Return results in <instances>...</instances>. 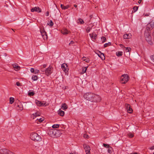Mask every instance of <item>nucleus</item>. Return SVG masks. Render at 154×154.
Segmentation results:
<instances>
[{
	"label": "nucleus",
	"mask_w": 154,
	"mask_h": 154,
	"mask_svg": "<svg viewBox=\"0 0 154 154\" xmlns=\"http://www.w3.org/2000/svg\"><path fill=\"white\" fill-rule=\"evenodd\" d=\"M58 114L60 116H63L65 114V112L61 110L60 109L58 111Z\"/></svg>",
	"instance_id": "22"
},
{
	"label": "nucleus",
	"mask_w": 154,
	"mask_h": 154,
	"mask_svg": "<svg viewBox=\"0 0 154 154\" xmlns=\"http://www.w3.org/2000/svg\"><path fill=\"white\" fill-rule=\"evenodd\" d=\"M8 150L4 149L0 150V153L1 154H8Z\"/></svg>",
	"instance_id": "14"
},
{
	"label": "nucleus",
	"mask_w": 154,
	"mask_h": 154,
	"mask_svg": "<svg viewBox=\"0 0 154 154\" xmlns=\"http://www.w3.org/2000/svg\"><path fill=\"white\" fill-rule=\"evenodd\" d=\"M74 7H75V8H76V7H77V5H74Z\"/></svg>",
	"instance_id": "55"
},
{
	"label": "nucleus",
	"mask_w": 154,
	"mask_h": 154,
	"mask_svg": "<svg viewBox=\"0 0 154 154\" xmlns=\"http://www.w3.org/2000/svg\"><path fill=\"white\" fill-rule=\"evenodd\" d=\"M40 113L37 112L35 113L32 114L31 116V117L33 119H34L37 116H40Z\"/></svg>",
	"instance_id": "20"
},
{
	"label": "nucleus",
	"mask_w": 154,
	"mask_h": 154,
	"mask_svg": "<svg viewBox=\"0 0 154 154\" xmlns=\"http://www.w3.org/2000/svg\"><path fill=\"white\" fill-rule=\"evenodd\" d=\"M35 93L33 91L30 92L28 93V95L29 96H33Z\"/></svg>",
	"instance_id": "38"
},
{
	"label": "nucleus",
	"mask_w": 154,
	"mask_h": 154,
	"mask_svg": "<svg viewBox=\"0 0 154 154\" xmlns=\"http://www.w3.org/2000/svg\"><path fill=\"white\" fill-rule=\"evenodd\" d=\"M16 85L17 86H18L21 85V83L19 82H16Z\"/></svg>",
	"instance_id": "42"
},
{
	"label": "nucleus",
	"mask_w": 154,
	"mask_h": 154,
	"mask_svg": "<svg viewBox=\"0 0 154 154\" xmlns=\"http://www.w3.org/2000/svg\"><path fill=\"white\" fill-rule=\"evenodd\" d=\"M153 154H154V152H153Z\"/></svg>",
	"instance_id": "60"
},
{
	"label": "nucleus",
	"mask_w": 154,
	"mask_h": 154,
	"mask_svg": "<svg viewBox=\"0 0 154 154\" xmlns=\"http://www.w3.org/2000/svg\"><path fill=\"white\" fill-rule=\"evenodd\" d=\"M125 50L126 52H129L131 50V48L129 47L126 48Z\"/></svg>",
	"instance_id": "36"
},
{
	"label": "nucleus",
	"mask_w": 154,
	"mask_h": 154,
	"mask_svg": "<svg viewBox=\"0 0 154 154\" xmlns=\"http://www.w3.org/2000/svg\"><path fill=\"white\" fill-rule=\"evenodd\" d=\"M84 97L87 100L92 102H98L101 100V97L91 92L85 94L84 95Z\"/></svg>",
	"instance_id": "1"
},
{
	"label": "nucleus",
	"mask_w": 154,
	"mask_h": 154,
	"mask_svg": "<svg viewBox=\"0 0 154 154\" xmlns=\"http://www.w3.org/2000/svg\"><path fill=\"white\" fill-rule=\"evenodd\" d=\"M69 154H73V153H70Z\"/></svg>",
	"instance_id": "58"
},
{
	"label": "nucleus",
	"mask_w": 154,
	"mask_h": 154,
	"mask_svg": "<svg viewBox=\"0 0 154 154\" xmlns=\"http://www.w3.org/2000/svg\"><path fill=\"white\" fill-rule=\"evenodd\" d=\"M87 67H88V66H87V67H83L82 68V72L80 73V74H82L83 73H84L86 71Z\"/></svg>",
	"instance_id": "27"
},
{
	"label": "nucleus",
	"mask_w": 154,
	"mask_h": 154,
	"mask_svg": "<svg viewBox=\"0 0 154 154\" xmlns=\"http://www.w3.org/2000/svg\"><path fill=\"white\" fill-rule=\"evenodd\" d=\"M51 67L49 66V67L47 68L45 71V73L48 76L51 73Z\"/></svg>",
	"instance_id": "13"
},
{
	"label": "nucleus",
	"mask_w": 154,
	"mask_h": 154,
	"mask_svg": "<svg viewBox=\"0 0 154 154\" xmlns=\"http://www.w3.org/2000/svg\"><path fill=\"white\" fill-rule=\"evenodd\" d=\"M90 37L93 39H96V38L97 36V34L94 32H93L92 34H89Z\"/></svg>",
	"instance_id": "21"
},
{
	"label": "nucleus",
	"mask_w": 154,
	"mask_h": 154,
	"mask_svg": "<svg viewBox=\"0 0 154 154\" xmlns=\"http://www.w3.org/2000/svg\"><path fill=\"white\" fill-rule=\"evenodd\" d=\"M123 52L122 51H118L116 53V54L117 56H121L122 55Z\"/></svg>",
	"instance_id": "29"
},
{
	"label": "nucleus",
	"mask_w": 154,
	"mask_h": 154,
	"mask_svg": "<svg viewBox=\"0 0 154 154\" xmlns=\"http://www.w3.org/2000/svg\"><path fill=\"white\" fill-rule=\"evenodd\" d=\"M82 60L83 61H85L86 62H88L89 61V60L88 58L84 57L82 58Z\"/></svg>",
	"instance_id": "28"
},
{
	"label": "nucleus",
	"mask_w": 154,
	"mask_h": 154,
	"mask_svg": "<svg viewBox=\"0 0 154 154\" xmlns=\"http://www.w3.org/2000/svg\"><path fill=\"white\" fill-rule=\"evenodd\" d=\"M48 134L53 137H59L60 135V131L56 129H51L48 131Z\"/></svg>",
	"instance_id": "3"
},
{
	"label": "nucleus",
	"mask_w": 154,
	"mask_h": 154,
	"mask_svg": "<svg viewBox=\"0 0 154 154\" xmlns=\"http://www.w3.org/2000/svg\"><path fill=\"white\" fill-rule=\"evenodd\" d=\"M30 71L32 73H33L34 72V69L33 68H31L30 69Z\"/></svg>",
	"instance_id": "48"
},
{
	"label": "nucleus",
	"mask_w": 154,
	"mask_h": 154,
	"mask_svg": "<svg viewBox=\"0 0 154 154\" xmlns=\"http://www.w3.org/2000/svg\"><path fill=\"white\" fill-rule=\"evenodd\" d=\"M83 147L85 150L86 154H90V150L91 149L90 146L88 145L84 144Z\"/></svg>",
	"instance_id": "8"
},
{
	"label": "nucleus",
	"mask_w": 154,
	"mask_h": 154,
	"mask_svg": "<svg viewBox=\"0 0 154 154\" xmlns=\"http://www.w3.org/2000/svg\"><path fill=\"white\" fill-rule=\"evenodd\" d=\"M132 35L130 33L126 34L123 35V37L124 39H128L131 38Z\"/></svg>",
	"instance_id": "16"
},
{
	"label": "nucleus",
	"mask_w": 154,
	"mask_h": 154,
	"mask_svg": "<svg viewBox=\"0 0 154 154\" xmlns=\"http://www.w3.org/2000/svg\"><path fill=\"white\" fill-rule=\"evenodd\" d=\"M70 7V5H66L65 6H64L62 4H61L60 5V7L63 10H65L66 9H67L68 8H69Z\"/></svg>",
	"instance_id": "19"
},
{
	"label": "nucleus",
	"mask_w": 154,
	"mask_h": 154,
	"mask_svg": "<svg viewBox=\"0 0 154 154\" xmlns=\"http://www.w3.org/2000/svg\"><path fill=\"white\" fill-rule=\"evenodd\" d=\"M44 120V118H40V119H37L36 120V122L37 123H40L43 122Z\"/></svg>",
	"instance_id": "23"
},
{
	"label": "nucleus",
	"mask_w": 154,
	"mask_h": 154,
	"mask_svg": "<svg viewBox=\"0 0 154 154\" xmlns=\"http://www.w3.org/2000/svg\"><path fill=\"white\" fill-rule=\"evenodd\" d=\"M98 55L102 60H104L105 59V57L103 54L100 53V54H99Z\"/></svg>",
	"instance_id": "26"
},
{
	"label": "nucleus",
	"mask_w": 154,
	"mask_h": 154,
	"mask_svg": "<svg viewBox=\"0 0 154 154\" xmlns=\"http://www.w3.org/2000/svg\"><path fill=\"white\" fill-rule=\"evenodd\" d=\"M129 76L127 74L122 75L121 78V82L122 84H125L129 80Z\"/></svg>",
	"instance_id": "5"
},
{
	"label": "nucleus",
	"mask_w": 154,
	"mask_h": 154,
	"mask_svg": "<svg viewBox=\"0 0 154 154\" xmlns=\"http://www.w3.org/2000/svg\"><path fill=\"white\" fill-rule=\"evenodd\" d=\"M40 31L43 39H47L48 38V36L45 29H40Z\"/></svg>",
	"instance_id": "9"
},
{
	"label": "nucleus",
	"mask_w": 154,
	"mask_h": 154,
	"mask_svg": "<svg viewBox=\"0 0 154 154\" xmlns=\"http://www.w3.org/2000/svg\"><path fill=\"white\" fill-rule=\"evenodd\" d=\"M130 154H137V153H131Z\"/></svg>",
	"instance_id": "56"
},
{
	"label": "nucleus",
	"mask_w": 154,
	"mask_h": 154,
	"mask_svg": "<svg viewBox=\"0 0 154 154\" xmlns=\"http://www.w3.org/2000/svg\"><path fill=\"white\" fill-rule=\"evenodd\" d=\"M128 136L130 138H132L134 137V134L131 133H129L128 134Z\"/></svg>",
	"instance_id": "37"
},
{
	"label": "nucleus",
	"mask_w": 154,
	"mask_h": 154,
	"mask_svg": "<svg viewBox=\"0 0 154 154\" xmlns=\"http://www.w3.org/2000/svg\"><path fill=\"white\" fill-rule=\"evenodd\" d=\"M90 29H86V32H90Z\"/></svg>",
	"instance_id": "52"
},
{
	"label": "nucleus",
	"mask_w": 154,
	"mask_h": 154,
	"mask_svg": "<svg viewBox=\"0 0 154 154\" xmlns=\"http://www.w3.org/2000/svg\"><path fill=\"white\" fill-rule=\"evenodd\" d=\"M154 28V22L151 21L149 23H148L146 26V28L147 29H152Z\"/></svg>",
	"instance_id": "11"
},
{
	"label": "nucleus",
	"mask_w": 154,
	"mask_h": 154,
	"mask_svg": "<svg viewBox=\"0 0 154 154\" xmlns=\"http://www.w3.org/2000/svg\"><path fill=\"white\" fill-rule=\"evenodd\" d=\"M35 103L37 105L39 106H44L45 104V103H43L37 100H35Z\"/></svg>",
	"instance_id": "17"
},
{
	"label": "nucleus",
	"mask_w": 154,
	"mask_h": 154,
	"mask_svg": "<svg viewBox=\"0 0 154 154\" xmlns=\"http://www.w3.org/2000/svg\"><path fill=\"white\" fill-rule=\"evenodd\" d=\"M32 79L34 81H36L38 79V77L36 75H33L32 77Z\"/></svg>",
	"instance_id": "32"
},
{
	"label": "nucleus",
	"mask_w": 154,
	"mask_h": 154,
	"mask_svg": "<svg viewBox=\"0 0 154 154\" xmlns=\"http://www.w3.org/2000/svg\"><path fill=\"white\" fill-rule=\"evenodd\" d=\"M53 23L52 21H50V22L49 23H48V25H49L50 26H52L53 25Z\"/></svg>",
	"instance_id": "40"
},
{
	"label": "nucleus",
	"mask_w": 154,
	"mask_h": 154,
	"mask_svg": "<svg viewBox=\"0 0 154 154\" xmlns=\"http://www.w3.org/2000/svg\"><path fill=\"white\" fill-rule=\"evenodd\" d=\"M14 102V98L13 97H10V103L12 104Z\"/></svg>",
	"instance_id": "34"
},
{
	"label": "nucleus",
	"mask_w": 154,
	"mask_h": 154,
	"mask_svg": "<svg viewBox=\"0 0 154 154\" xmlns=\"http://www.w3.org/2000/svg\"><path fill=\"white\" fill-rule=\"evenodd\" d=\"M144 35L146 40L148 43L151 45H152L153 43L152 41V37L151 35L150 29H145Z\"/></svg>",
	"instance_id": "2"
},
{
	"label": "nucleus",
	"mask_w": 154,
	"mask_h": 154,
	"mask_svg": "<svg viewBox=\"0 0 154 154\" xmlns=\"http://www.w3.org/2000/svg\"><path fill=\"white\" fill-rule=\"evenodd\" d=\"M108 152L109 153H112V148H109L108 149Z\"/></svg>",
	"instance_id": "44"
},
{
	"label": "nucleus",
	"mask_w": 154,
	"mask_h": 154,
	"mask_svg": "<svg viewBox=\"0 0 154 154\" xmlns=\"http://www.w3.org/2000/svg\"><path fill=\"white\" fill-rule=\"evenodd\" d=\"M40 70L41 71H42V72H45V70H43V68L42 67L40 69Z\"/></svg>",
	"instance_id": "49"
},
{
	"label": "nucleus",
	"mask_w": 154,
	"mask_h": 154,
	"mask_svg": "<svg viewBox=\"0 0 154 154\" xmlns=\"http://www.w3.org/2000/svg\"><path fill=\"white\" fill-rule=\"evenodd\" d=\"M60 31L63 35H66L70 33V32L68 29H60Z\"/></svg>",
	"instance_id": "12"
},
{
	"label": "nucleus",
	"mask_w": 154,
	"mask_h": 154,
	"mask_svg": "<svg viewBox=\"0 0 154 154\" xmlns=\"http://www.w3.org/2000/svg\"><path fill=\"white\" fill-rule=\"evenodd\" d=\"M151 60L153 64H154V55H152L151 57Z\"/></svg>",
	"instance_id": "41"
},
{
	"label": "nucleus",
	"mask_w": 154,
	"mask_h": 154,
	"mask_svg": "<svg viewBox=\"0 0 154 154\" xmlns=\"http://www.w3.org/2000/svg\"><path fill=\"white\" fill-rule=\"evenodd\" d=\"M16 109L19 111H21L23 109L22 104L19 101L18 103L17 104Z\"/></svg>",
	"instance_id": "6"
},
{
	"label": "nucleus",
	"mask_w": 154,
	"mask_h": 154,
	"mask_svg": "<svg viewBox=\"0 0 154 154\" xmlns=\"http://www.w3.org/2000/svg\"><path fill=\"white\" fill-rule=\"evenodd\" d=\"M0 56H1L0 55ZM0 58H1V56H0Z\"/></svg>",
	"instance_id": "59"
},
{
	"label": "nucleus",
	"mask_w": 154,
	"mask_h": 154,
	"mask_svg": "<svg viewBox=\"0 0 154 154\" xmlns=\"http://www.w3.org/2000/svg\"><path fill=\"white\" fill-rule=\"evenodd\" d=\"M61 68L64 71L67 72L68 71V69L67 68V66L66 64L63 63L61 65Z\"/></svg>",
	"instance_id": "15"
},
{
	"label": "nucleus",
	"mask_w": 154,
	"mask_h": 154,
	"mask_svg": "<svg viewBox=\"0 0 154 154\" xmlns=\"http://www.w3.org/2000/svg\"><path fill=\"white\" fill-rule=\"evenodd\" d=\"M35 74H37V73H39V70H37V69H35Z\"/></svg>",
	"instance_id": "46"
},
{
	"label": "nucleus",
	"mask_w": 154,
	"mask_h": 154,
	"mask_svg": "<svg viewBox=\"0 0 154 154\" xmlns=\"http://www.w3.org/2000/svg\"><path fill=\"white\" fill-rule=\"evenodd\" d=\"M77 22L78 23L80 24H83L84 23L83 20L81 18L77 20Z\"/></svg>",
	"instance_id": "25"
},
{
	"label": "nucleus",
	"mask_w": 154,
	"mask_h": 154,
	"mask_svg": "<svg viewBox=\"0 0 154 154\" xmlns=\"http://www.w3.org/2000/svg\"><path fill=\"white\" fill-rule=\"evenodd\" d=\"M8 154H15V153L14 152H12L11 151L8 150Z\"/></svg>",
	"instance_id": "47"
},
{
	"label": "nucleus",
	"mask_w": 154,
	"mask_h": 154,
	"mask_svg": "<svg viewBox=\"0 0 154 154\" xmlns=\"http://www.w3.org/2000/svg\"><path fill=\"white\" fill-rule=\"evenodd\" d=\"M103 146L106 148H109V146L108 144H106L105 143H103Z\"/></svg>",
	"instance_id": "39"
},
{
	"label": "nucleus",
	"mask_w": 154,
	"mask_h": 154,
	"mask_svg": "<svg viewBox=\"0 0 154 154\" xmlns=\"http://www.w3.org/2000/svg\"><path fill=\"white\" fill-rule=\"evenodd\" d=\"M49 12L47 11L45 13V15L47 16H48L49 15Z\"/></svg>",
	"instance_id": "50"
},
{
	"label": "nucleus",
	"mask_w": 154,
	"mask_h": 154,
	"mask_svg": "<svg viewBox=\"0 0 154 154\" xmlns=\"http://www.w3.org/2000/svg\"><path fill=\"white\" fill-rule=\"evenodd\" d=\"M13 66L14 68L16 70H19L20 69V66H18L17 64H14L13 65Z\"/></svg>",
	"instance_id": "18"
},
{
	"label": "nucleus",
	"mask_w": 154,
	"mask_h": 154,
	"mask_svg": "<svg viewBox=\"0 0 154 154\" xmlns=\"http://www.w3.org/2000/svg\"><path fill=\"white\" fill-rule=\"evenodd\" d=\"M111 45V43L110 42H109L108 43H106L104 45V48L108 46H109Z\"/></svg>",
	"instance_id": "30"
},
{
	"label": "nucleus",
	"mask_w": 154,
	"mask_h": 154,
	"mask_svg": "<svg viewBox=\"0 0 154 154\" xmlns=\"http://www.w3.org/2000/svg\"><path fill=\"white\" fill-rule=\"evenodd\" d=\"M60 125L58 124L54 125L52 126V128H58L59 127Z\"/></svg>",
	"instance_id": "31"
},
{
	"label": "nucleus",
	"mask_w": 154,
	"mask_h": 154,
	"mask_svg": "<svg viewBox=\"0 0 154 154\" xmlns=\"http://www.w3.org/2000/svg\"><path fill=\"white\" fill-rule=\"evenodd\" d=\"M61 108L63 110H66L67 109L68 106L65 103H63L62 104Z\"/></svg>",
	"instance_id": "24"
},
{
	"label": "nucleus",
	"mask_w": 154,
	"mask_h": 154,
	"mask_svg": "<svg viewBox=\"0 0 154 154\" xmlns=\"http://www.w3.org/2000/svg\"><path fill=\"white\" fill-rule=\"evenodd\" d=\"M31 11L32 12H36L38 13L41 12L42 11L41 9L38 7H35L32 8Z\"/></svg>",
	"instance_id": "10"
},
{
	"label": "nucleus",
	"mask_w": 154,
	"mask_h": 154,
	"mask_svg": "<svg viewBox=\"0 0 154 154\" xmlns=\"http://www.w3.org/2000/svg\"><path fill=\"white\" fill-rule=\"evenodd\" d=\"M133 9L134 12H135L137 10L138 7L137 6H135L134 7Z\"/></svg>",
	"instance_id": "35"
},
{
	"label": "nucleus",
	"mask_w": 154,
	"mask_h": 154,
	"mask_svg": "<svg viewBox=\"0 0 154 154\" xmlns=\"http://www.w3.org/2000/svg\"><path fill=\"white\" fill-rule=\"evenodd\" d=\"M125 108L127 110L128 112L129 113H131L133 112V110L130 105L129 104L126 103L125 104Z\"/></svg>",
	"instance_id": "7"
},
{
	"label": "nucleus",
	"mask_w": 154,
	"mask_h": 154,
	"mask_svg": "<svg viewBox=\"0 0 154 154\" xmlns=\"http://www.w3.org/2000/svg\"><path fill=\"white\" fill-rule=\"evenodd\" d=\"M13 32H15L16 29H12Z\"/></svg>",
	"instance_id": "57"
},
{
	"label": "nucleus",
	"mask_w": 154,
	"mask_h": 154,
	"mask_svg": "<svg viewBox=\"0 0 154 154\" xmlns=\"http://www.w3.org/2000/svg\"><path fill=\"white\" fill-rule=\"evenodd\" d=\"M43 68H45V67H46V65H45V64H44V65H43Z\"/></svg>",
	"instance_id": "53"
},
{
	"label": "nucleus",
	"mask_w": 154,
	"mask_h": 154,
	"mask_svg": "<svg viewBox=\"0 0 154 154\" xmlns=\"http://www.w3.org/2000/svg\"><path fill=\"white\" fill-rule=\"evenodd\" d=\"M101 38L102 41V42L103 43L104 42H105L106 41V38L105 37L102 36L101 37Z\"/></svg>",
	"instance_id": "33"
},
{
	"label": "nucleus",
	"mask_w": 154,
	"mask_h": 154,
	"mask_svg": "<svg viewBox=\"0 0 154 154\" xmlns=\"http://www.w3.org/2000/svg\"><path fill=\"white\" fill-rule=\"evenodd\" d=\"M141 1V0H139V1H138V3H139V4H140Z\"/></svg>",
	"instance_id": "54"
},
{
	"label": "nucleus",
	"mask_w": 154,
	"mask_h": 154,
	"mask_svg": "<svg viewBox=\"0 0 154 154\" xmlns=\"http://www.w3.org/2000/svg\"><path fill=\"white\" fill-rule=\"evenodd\" d=\"M149 149L151 150H153L154 149V146H153L149 148Z\"/></svg>",
	"instance_id": "51"
},
{
	"label": "nucleus",
	"mask_w": 154,
	"mask_h": 154,
	"mask_svg": "<svg viewBox=\"0 0 154 154\" xmlns=\"http://www.w3.org/2000/svg\"><path fill=\"white\" fill-rule=\"evenodd\" d=\"M74 42L73 41H71L69 43V45H73V44H74Z\"/></svg>",
	"instance_id": "45"
},
{
	"label": "nucleus",
	"mask_w": 154,
	"mask_h": 154,
	"mask_svg": "<svg viewBox=\"0 0 154 154\" xmlns=\"http://www.w3.org/2000/svg\"><path fill=\"white\" fill-rule=\"evenodd\" d=\"M31 139L35 142H39L42 140V137L39 135L35 132H33L30 135Z\"/></svg>",
	"instance_id": "4"
},
{
	"label": "nucleus",
	"mask_w": 154,
	"mask_h": 154,
	"mask_svg": "<svg viewBox=\"0 0 154 154\" xmlns=\"http://www.w3.org/2000/svg\"><path fill=\"white\" fill-rule=\"evenodd\" d=\"M83 137L84 138H88L89 137L88 136L87 134H84V135H83Z\"/></svg>",
	"instance_id": "43"
}]
</instances>
